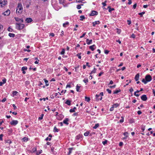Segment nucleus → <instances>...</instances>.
<instances>
[{"label": "nucleus", "mask_w": 155, "mask_h": 155, "mask_svg": "<svg viewBox=\"0 0 155 155\" xmlns=\"http://www.w3.org/2000/svg\"><path fill=\"white\" fill-rule=\"evenodd\" d=\"M23 11V7L21 3H19L16 8V13L18 14L22 13Z\"/></svg>", "instance_id": "f257e3e1"}, {"label": "nucleus", "mask_w": 155, "mask_h": 155, "mask_svg": "<svg viewBox=\"0 0 155 155\" xmlns=\"http://www.w3.org/2000/svg\"><path fill=\"white\" fill-rule=\"evenodd\" d=\"M152 80V77L150 75H147L145 79H143L142 82L145 84H146L147 82L150 81Z\"/></svg>", "instance_id": "f03ea898"}, {"label": "nucleus", "mask_w": 155, "mask_h": 155, "mask_svg": "<svg viewBox=\"0 0 155 155\" xmlns=\"http://www.w3.org/2000/svg\"><path fill=\"white\" fill-rule=\"evenodd\" d=\"M15 25L16 29L19 30L22 29L25 26L24 24L21 23H16Z\"/></svg>", "instance_id": "7ed1b4c3"}, {"label": "nucleus", "mask_w": 155, "mask_h": 155, "mask_svg": "<svg viewBox=\"0 0 155 155\" xmlns=\"http://www.w3.org/2000/svg\"><path fill=\"white\" fill-rule=\"evenodd\" d=\"M7 4V2L6 0H0V7H3Z\"/></svg>", "instance_id": "20e7f679"}, {"label": "nucleus", "mask_w": 155, "mask_h": 155, "mask_svg": "<svg viewBox=\"0 0 155 155\" xmlns=\"http://www.w3.org/2000/svg\"><path fill=\"white\" fill-rule=\"evenodd\" d=\"M18 123V121L17 120H13L10 122V124L12 126H15Z\"/></svg>", "instance_id": "39448f33"}, {"label": "nucleus", "mask_w": 155, "mask_h": 155, "mask_svg": "<svg viewBox=\"0 0 155 155\" xmlns=\"http://www.w3.org/2000/svg\"><path fill=\"white\" fill-rule=\"evenodd\" d=\"M96 101H98L100 100H101L102 99V97L100 96L99 94H97L96 95Z\"/></svg>", "instance_id": "423d86ee"}, {"label": "nucleus", "mask_w": 155, "mask_h": 155, "mask_svg": "<svg viewBox=\"0 0 155 155\" xmlns=\"http://www.w3.org/2000/svg\"><path fill=\"white\" fill-rule=\"evenodd\" d=\"M98 13L96 11H92L91 13L90 14V16H93L94 15H98Z\"/></svg>", "instance_id": "0eeeda50"}, {"label": "nucleus", "mask_w": 155, "mask_h": 155, "mask_svg": "<svg viewBox=\"0 0 155 155\" xmlns=\"http://www.w3.org/2000/svg\"><path fill=\"white\" fill-rule=\"evenodd\" d=\"M15 19L16 21L20 23H22L23 21V20L22 18H19L18 17H15Z\"/></svg>", "instance_id": "6e6552de"}, {"label": "nucleus", "mask_w": 155, "mask_h": 155, "mask_svg": "<svg viewBox=\"0 0 155 155\" xmlns=\"http://www.w3.org/2000/svg\"><path fill=\"white\" fill-rule=\"evenodd\" d=\"M101 22L99 21H95L92 22L93 26L95 27L97 25H99L100 24Z\"/></svg>", "instance_id": "1a4fd4ad"}, {"label": "nucleus", "mask_w": 155, "mask_h": 155, "mask_svg": "<svg viewBox=\"0 0 155 155\" xmlns=\"http://www.w3.org/2000/svg\"><path fill=\"white\" fill-rule=\"evenodd\" d=\"M141 100L143 101H146L147 99V98L146 95H142L141 97Z\"/></svg>", "instance_id": "9d476101"}, {"label": "nucleus", "mask_w": 155, "mask_h": 155, "mask_svg": "<svg viewBox=\"0 0 155 155\" xmlns=\"http://www.w3.org/2000/svg\"><path fill=\"white\" fill-rule=\"evenodd\" d=\"M10 14V11L9 10H7L6 11L3 13V14L5 15L8 16Z\"/></svg>", "instance_id": "9b49d317"}, {"label": "nucleus", "mask_w": 155, "mask_h": 155, "mask_svg": "<svg viewBox=\"0 0 155 155\" xmlns=\"http://www.w3.org/2000/svg\"><path fill=\"white\" fill-rule=\"evenodd\" d=\"M86 42L87 44L89 45L92 43V39L89 40L88 39H87L86 40Z\"/></svg>", "instance_id": "f8f14e48"}, {"label": "nucleus", "mask_w": 155, "mask_h": 155, "mask_svg": "<svg viewBox=\"0 0 155 155\" xmlns=\"http://www.w3.org/2000/svg\"><path fill=\"white\" fill-rule=\"evenodd\" d=\"M25 21L27 23H29L31 22L32 21V20L31 18H27L26 19Z\"/></svg>", "instance_id": "ddd939ff"}, {"label": "nucleus", "mask_w": 155, "mask_h": 155, "mask_svg": "<svg viewBox=\"0 0 155 155\" xmlns=\"http://www.w3.org/2000/svg\"><path fill=\"white\" fill-rule=\"evenodd\" d=\"M27 68L26 67H23L21 68V70L22 71V73L23 74H25V70H27Z\"/></svg>", "instance_id": "4468645a"}, {"label": "nucleus", "mask_w": 155, "mask_h": 155, "mask_svg": "<svg viewBox=\"0 0 155 155\" xmlns=\"http://www.w3.org/2000/svg\"><path fill=\"white\" fill-rule=\"evenodd\" d=\"M69 25V23L68 21H66L65 23L63 24V27L66 28Z\"/></svg>", "instance_id": "2eb2a0df"}, {"label": "nucleus", "mask_w": 155, "mask_h": 155, "mask_svg": "<svg viewBox=\"0 0 155 155\" xmlns=\"http://www.w3.org/2000/svg\"><path fill=\"white\" fill-rule=\"evenodd\" d=\"M80 85L77 84L76 86V91L78 92H80L81 91L80 90Z\"/></svg>", "instance_id": "dca6fc26"}, {"label": "nucleus", "mask_w": 155, "mask_h": 155, "mask_svg": "<svg viewBox=\"0 0 155 155\" xmlns=\"http://www.w3.org/2000/svg\"><path fill=\"white\" fill-rule=\"evenodd\" d=\"M95 45H94L89 47V48L92 51H93L95 49Z\"/></svg>", "instance_id": "f3484780"}, {"label": "nucleus", "mask_w": 155, "mask_h": 155, "mask_svg": "<svg viewBox=\"0 0 155 155\" xmlns=\"http://www.w3.org/2000/svg\"><path fill=\"white\" fill-rule=\"evenodd\" d=\"M139 74H137L135 77V79L136 81H138L139 79Z\"/></svg>", "instance_id": "a211bd4d"}, {"label": "nucleus", "mask_w": 155, "mask_h": 155, "mask_svg": "<svg viewBox=\"0 0 155 155\" xmlns=\"http://www.w3.org/2000/svg\"><path fill=\"white\" fill-rule=\"evenodd\" d=\"M68 118H66L63 121V123L67 125L69 123L68 122Z\"/></svg>", "instance_id": "6ab92c4d"}, {"label": "nucleus", "mask_w": 155, "mask_h": 155, "mask_svg": "<svg viewBox=\"0 0 155 155\" xmlns=\"http://www.w3.org/2000/svg\"><path fill=\"white\" fill-rule=\"evenodd\" d=\"M107 8L109 9L108 11L109 12L111 13V12L113 11L114 10V8H110V6H109Z\"/></svg>", "instance_id": "aec40b11"}, {"label": "nucleus", "mask_w": 155, "mask_h": 155, "mask_svg": "<svg viewBox=\"0 0 155 155\" xmlns=\"http://www.w3.org/2000/svg\"><path fill=\"white\" fill-rule=\"evenodd\" d=\"M74 149L73 148H70L68 149L69 150V152L68 153V155H70L72 152V150Z\"/></svg>", "instance_id": "412c9836"}, {"label": "nucleus", "mask_w": 155, "mask_h": 155, "mask_svg": "<svg viewBox=\"0 0 155 155\" xmlns=\"http://www.w3.org/2000/svg\"><path fill=\"white\" fill-rule=\"evenodd\" d=\"M8 36L10 37H14L15 36V34H13V33H9V34H8Z\"/></svg>", "instance_id": "4be33fe9"}, {"label": "nucleus", "mask_w": 155, "mask_h": 155, "mask_svg": "<svg viewBox=\"0 0 155 155\" xmlns=\"http://www.w3.org/2000/svg\"><path fill=\"white\" fill-rule=\"evenodd\" d=\"M119 106V104L118 103H116V104H114L112 106L113 107H114H114L116 108L117 107H118Z\"/></svg>", "instance_id": "5701e85b"}, {"label": "nucleus", "mask_w": 155, "mask_h": 155, "mask_svg": "<svg viewBox=\"0 0 155 155\" xmlns=\"http://www.w3.org/2000/svg\"><path fill=\"white\" fill-rule=\"evenodd\" d=\"M44 80L46 86H48L49 85V84H48V81L47 80H46L45 79H44Z\"/></svg>", "instance_id": "b1692460"}, {"label": "nucleus", "mask_w": 155, "mask_h": 155, "mask_svg": "<svg viewBox=\"0 0 155 155\" xmlns=\"http://www.w3.org/2000/svg\"><path fill=\"white\" fill-rule=\"evenodd\" d=\"M59 129H58L56 127H54L53 131L54 132H58L59 131Z\"/></svg>", "instance_id": "393cba45"}, {"label": "nucleus", "mask_w": 155, "mask_h": 155, "mask_svg": "<svg viewBox=\"0 0 155 155\" xmlns=\"http://www.w3.org/2000/svg\"><path fill=\"white\" fill-rule=\"evenodd\" d=\"M99 126V124H96L93 127V128L94 129H96Z\"/></svg>", "instance_id": "a878e982"}, {"label": "nucleus", "mask_w": 155, "mask_h": 155, "mask_svg": "<svg viewBox=\"0 0 155 155\" xmlns=\"http://www.w3.org/2000/svg\"><path fill=\"white\" fill-rule=\"evenodd\" d=\"M65 103L68 105H71V101L69 100H67L66 101Z\"/></svg>", "instance_id": "bb28decb"}, {"label": "nucleus", "mask_w": 155, "mask_h": 155, "mask_svg": "<svg viewBox=\"0 0 155 155\" xmlns=\"http://www.w3.org/2000/svg\"><path fill=\"white\" fill-rule=\"evenodd\" d=\"M96 69L95 68H94V70L92 71L91 72L90 74H94L96 72Z\"/></svg>", "instance_id": "cd10ccee"}, {"label": "nucleus", "mask_w": 155, "mask_h": 155, "mask_svg": "<svg viewBox=\"0 0 155 155\" xmlns=\"http://www.w3.org/2000/svg\"><path fill=\"white\" fill-rule=\"evenodd\" d=\"M83 82H84L85 83H87L88 81V79L87 78H85L83 80Z\"/></svg>", "instance_id": "c85d7f7f"}, {"label": "nucleus", "mask_w": 155, "mask_h": 155, "mask_svg": "<svg viewBox=\"0 0 155 155\" xmlns=\"http://www.w3.org/2000/svg\"><path fill=\"white\" fill-rule=\"evenodd\" d=\"M22 140L24 142H26L28 140V138L26 137H24L22 138Z\"/></svg>", "instance_id": "c756f323"}, {"label": "nucleus", "mask_w": 155, "mask_h": 155, "mask_svg": "<svg viewBox=\"0 0 155 155\" xmlns=\"http://www.w3.org/2000/svg\"><path fill=\"white\" fill-rule=\"evenodd\" d=\"M82 137L80 135H78L76 137V140H79L80 139V138H81Z\"/></svg>", "instance_id": "7c9ffc66"}, {"label": "nucleus", "mask_w": 155, "mask_h": 155, "mask_svg": "<svg viewBox=\"0 0 155 155\" xmlns=\"http://www.w3.org/2000/svg\"><path fill=\"white\" fill-rule=\"evenodd\" d=\"M44 116V114H41V116L40 117H39L38 120H42Z\"/></svg>", "instance_id": "2f4dec72"}, {"label": "nucleus", "mask_w": 155, "mask_h": 155, "mask_svg": "<svg viewBox=\"0 0 155 155\" xmlns=\"http://www.w3.org/2000/svg\"><path fill=\"white\" fill-rule=\"evenodd\" d=\"M85 101L87 102H89L90 101V98L89 97H85Z\"/></svg>", "instance_id": "473e14b6"}, {"label": "nucleus", "mask_w": 155, "mask_h": 155, "mask_svg": "<svg viewBox=\"0 0 155 155\" xmlns=\"http://www.w3.org/2000/svg\"><path fill=\"white\" fill-rule=\"evenodd\" d=\"M128 133L127 132H125L124 133H123L124 135L126 137H128Z\"/></svg>", "instance_id": "72a5a7b5"}, {"label": "nucleus", "mask_w": 155, "mask_h": 155, "mask_svg": "<svg viewBox=\"0 0 155 155\" xmlns=\"http://www.w3.org/2000/svg\"><path fill=\"white\" fill-rule=\"evenodd\" d=\"M85 17L84 15H81L80 16V20L82 21L83 19H85Z\"/></svg>", "instance_id": "f704fd0d"}, {"label": "nucleus", "mask_w": 155, "mask_h": 155, "mask_svg": "<svg viewBox=\"0 0 155 155\" xmlns=\"http://www.w3.org/2000/svg\"><path fill=\"white\" fill-rule=\"evenodd\" d=\"M145 13V12H143L141 13H138V15L140 16L141 17H142L143 15Z\"/></svg>", "instance_id": "c9c22d12"}, {"label": "nucleus", "mask_w": 155, "mask_h": 155, "mask_svg": "<svg viewBox=\"0 0 155 155\" xmlns=\"http://www.w3.org/2000/svg\"><path fill=\"white\" fill-rule=\"evenodd\" d=\"M18 93L16 91H13V95H16Z\"/></svg>", "instance_id": "e433bc0d"}, {"label": "nucleus", "mask_w": 155, "mask_h": 155, "mask_svg": "<svg viewBox=\"0 0 155 155\" xmlns=\"http://www.w3.org/2000/svg\"><path fill=\"white\" fill-rule=\"evenodd\" d=\"M120 90H115V91L114 92V94H117L118 93V92H120Z\"/></svg>", "instance_id": "4c0bfd02"}, {"label": "nucleus", "mask_w": 155, "mask_h": 155, "mask_svg": "<svg viewBox=\"0 0 155 155\" xmlns=\"http://www.w3.org/2000/svg\"><path fill=\"white\" fill-rule=\"evenodd\" d=\"M117 32L118 34H120V33H121V30L120 29H118V28H117Z\"/></svg>", "instance_id": "58836bf2"}, {"label": "nucleus", "mask_w": 155, "mask_h": 155, "mask_svg": "<svg viewBox=\"0 0 155 155\" xmlns=\"http://www.w3.org/2000/svg\"><path fill=\"white\" fill-rule=\"evenodd\" d=\"M89 134V132H85L84 133V135L85 136H88V135Z\"/></svg>", "instance_id": "ea45409f"}, {"label": "nucleus", "mask_w": 155, "mask_h": 155, "mask_svg": "<svg viewBox=\"0 0 155 155\" xmlns=\"http://www.w3.org/2000/svg\"><path fill=\"white\" fill-rule=\"evenodd\" d=\"M65 53V50L63 48L62 50V51L61 52V54H64Z\"/></svg>", "instance_id": "a19ab883"}, {"label": "nucleus", "mask_w": 155, "mask_h": 155, "mask_svg": "<svg viewBox=\"0 0 155 155\" xmlns=\"http://www.w3.org/2000/svg\"><path fill=\"white\" fill-rule=\"evenodd\" d=\"M106 91L108 92L109 94H110L111 93V90H110L109 89H106Z\"/></svg>", "instance_id": "79ce46f5"}, {"label": "nucleus", "mask_w": 155, "mask_h": 155, "mask_svg": "<svg viewBox=\"0 0 155 155\" xmlns=\"http://www.w3.org/2000/svg\"><path fill=\"white\" fill-rule=\"evenodd\" d=\"M71 86L70 85V84H69V83H68L66 86V88H68V87H69V88H71Z\"/></svg>", "instance_id": "37998d69"}, {"label": "nucleus", "mask_w": 155, "mask_h": 155, "mask_svg": "<svg viewBox=\"0 0 155 155\" xmlns=\"http://www.w3.org/2000/svg\"><path fill=\"white\" fill-rule=\"evenodd\" d=\"M32 150L33 152H35L36 151L37 149L36 147L32 149Z\"/></svg>", "instance_id": "c03bdc74"}, {"label": "nucleus", "mask_w": 155, "mask_h": 155, "mask_svg": "<svg viewBox=\"0 0 155 155\" xmlns=\"http://www.w3.org/2000/svg\"><path fill=\"white\" fill-rule=\"evenodd\" d=\"M8 31L10 32H12V29L10 27H9L8 28Z\"/></svg>", "instance_id": "a18cd8bd"}, {"label": "nucleus", "mask_w": 155, "mask_h": 155, "mask_svg": "<svg viewBox=\"0 0 155 155\" xmlns=\"http://www.w3.org/2000/svg\"><path fill=\"white\" fill-rule=\"evenodd\" d=\"M107 140H105V141H102V143L104 145L107 143Z\"/></svg>", "instance_id": "49530a36"}, {"label": "nucleus", "mask_w": 155, "mask_h": 155, "mask_svg": "<svg viewBox=\"0 0 155 155\" xmlns=\"http://www.w3.org/2000/svg\"><path fill=\"white\" fill-rule=\"evenodd\" d=\"M6 79L5 78H4V79H3L2 80V82L4 84L5 83H6Z\"/></svg>", "instance_id": "de8ad7c7"}, {"label": "nucleus", "mask_w": 155, "mask_h": 155, "mask_svg": "<svg viewBox=\"0 0 155 155\" xmlns=\"http://www.w3.org/2000/svg\"><path fill=\"white\" fill-rule=\"evenodd\" d=\"M106 2H107L106 1H105L104 2H103L102 3V5H103V6L104 7L106 5Z\"/></svg>", "instance_id": "09e8293b"}, {"label": "nucleus", "mask_w": 155, "mask_h": 155, "mask_svg": "<svg viewBox=\"0 0 155 155\" xmlns=\"http://www.w3.org/2000/svg\"><path fill=\"white\" fill-rule=\"evenodd\" d=\"M86 32H85L84 33H83L82 35L80 37V38H81L84 37V36L86 35Z\"/></svg>", "instance_id": "8fccbe9b"}, {"label": "nucleus", "mask_w": 155, "mask_h": 155, "mask_svg": "<svg viewBox=\"0 0 155 155\" xmlns=\"http://www.w3.org/2000/svg\"><path fill=\"white\" fill-rule=\"evenodd\" d=\"M81 8V5H78L77 6V9H80Z\"/></svg>", "instance_id": "3c124183"}, {"label": "nucleus", "mask_w": 155, "mask_h": 155, "mask_svg": "<svg viewBox=\"0 0 155 155\" xmlns=\"http://www.w3.org/2000/svg\"><path fill=\"white\" fill-rule=\"evenodd\" d=\"M121 118L122 119L120 120V123H123L124 121V118L122 117Z\"/></svg>", "instance_id": "603ef678"}, {"label": "nucleus", "mask_w": 155, "mask_h": 155, "mask_svg": "<svg viewBox=\"0 0 155 155\" xmlns=\"http://www.w3.org/2000/svg\"><path fill=\"white\" fill-rule=\"evenodd\" d=\"M75 110H74V109H71L70 110V112L71 113L74 112Z\"/></svg>", "instance_id": "864d4df0"}, {"label": "nucleus", "mask_w": 155, "mask_h": 155, "mask_svg": "<svg viewBox=\"0 0 155 155\" xmlns=\"http://www.w3.org/2000/svg\"><path fill=\"white\" fill-rule=\"evenodd\" d=\"M145 126H142L141 127V129L142 130V131L143 132L145 130Z\"/></svg>", "instance_id": "5fc2aeb1"}, {"label": "nucleus", "mask_w": 155, "mask_h": 155, "mask_svg": "<svg viewBox=\"0 0 155 155\" xmlns=\"http://www.w3.org/2000/svg\"><path fill=\"white\" fill-rule=\"evenodd\" d=\"M77 56L78 57L79 59H81V57L80 54H77Z\"/></svg>", "instance_id": "6e6d98bb"}, {"label": "nucleus", "mask_w": 155, "mask_h": 155, "mask_svg": "<svg viewBox=\"0 0 155 155\" xmlns=\"http://www.w3.org/2000/svg\"><path fill=\"white\" fill-rule=\"evenodd\" d=\"M12 106H13V107H14V110H16V109H17V107L15 105V104H13L12 105Z\"/></svg>", "instance_id": "4d7b16f0"}, {"label": "nucleus", "mask_w": 155, "mask_h": 155, "mask_svg": "<svg viewBox=\"0 0 155 155\" xmlns=\"http://www.w3.org/2000/svg\"><path fill=\"white\" fill-rule=\"evenodd\" d=\"M3 135L2 134H1L0 135V140H2V137L3 136Z\"/></svg>", "instance_id": "13d9d810"}, {"label": "nucleus", "mask_w": 155, "mask_h": 155, "mask_svg": "<svg viewBox=\"0 0 155 155\" xmlns=\"http://www.w3.org/2000/svg\"><path fill=\"white\" fill-rule=\"evenodd\" d=\"M24 51H27L28 52H30L31 50H27V49H24Z\"/></svg>", "instance_id": "bf43d9fd"}, {"label": "nucleus", "mask_w": 155, "mask_h": 155, "mask_svg": "<svg viewBox=\"0 0 155 155\" xmlns=\"http://www.w3.org/2000/svg\"><path fill=\"white\" fill-rule=\"evenodd\" d=\"M135 35L134 34H132L131 35V37L133 38H135Z\"/></svg>", "instance_id": "052dcab7"}, {"label": "nucleus", "mask_w": 155, "mask_h": 155, "mask_svg": "<svg viewBox=\"0 0 155 155\" xmlns=\"http://www.w3.org/2000/svg\"><path fill=\"white\" fill-rule=\"evenodd\" d=\"M127 21L128 24L129 25H130L131 24V21L130 20H128Z\"/></svg>", "instance_id": "680f3d73"}, {"label": "nucleus", "mask_w": 155, "mask_h": 155, "mask_svg": "<svg viewBox=\"0 0 155 155\" xmlns=\"http://www.w3.org/2000/svg\"><path fill=\"white\" fill-rule=\"evenodd\" d=\"M51 140V138H49L48 137H47L45 139V140L46 141L48 140L50 141Z\"/></svg>", "instance_id": "e2e57ef3"}, {"label": "nucleus", "mask_w": 155, "mask_h": 155, "mask_svg": "<svg viewBox=\"0 0 155 155\" xmlns=\"http://www.w3.org/2000/svg\"><path fill=\"white\" fill-rule=\"evenodd\" d=\"M109 52V51L107 50H105L104 51V53L105 54H107Z\"/></svg>", "instance_id": "0e129e2a"}, {"label": "nucleus", "mask_w": 155, "mask_h": 155, "mask_svg": "<svg viewBox=\"0 0 155 155\" xmlns=\"http://www.w3.org/2000/svg\"><path fill=\"white\" fill-rule=\"evenodd\" d=\"M114 107L112 106L111 107H110V110L111 111H112L114 110Z\"/></svg>", "instance_id": "69168bd1"}, {"label": "nucleus", "mask_w": 155, "mask_h": 155, "mask_svg": "<svg viewBox=\"0 0 155 155\" xmlns=\"http://www.w3.org/2000/svg\"><path fill=\"white\" fill-rule=\"evenodd\" d=\"M6 100V99L5 98H4L3 99V100L2 101V102H4Z\"/></svg>", "instance_id": "338daca9"}, {"label": "nucleus", "mask_w": 155, "mask_h": 155, "mask_svg": "<svg viewBox=\"0 0 155 155\" xmlns=\"http://www.w3.org/2000/svg\"><path fill=\"white\" fill-rule=\"evenodd\" d=\"M133 91V89L132 87H131L129 90V91L131 92H132Z\"/></svg>", "instance_id": "774afa93"}]
</instances>
